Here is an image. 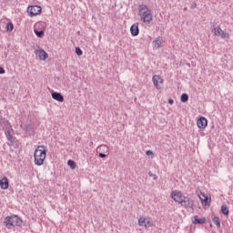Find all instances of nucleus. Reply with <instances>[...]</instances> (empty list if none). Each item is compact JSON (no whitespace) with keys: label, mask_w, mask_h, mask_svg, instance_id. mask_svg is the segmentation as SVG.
I'll list each match as a JSON object with an SVG mask.
<instances>
[{"label":"nucleus","mask_w":233,"mask_h":233,"mask_svg":"<svg viewBox=\"0 0 233 233\" xmlns=\"http://www.w3.org/2000/svg\"><path fill=\"white\" fill-rule=\"evenodd\" d=\"M171 199H174L176 203H178L184 208H191L194 210V200L188 196L183 195L181 191L174 190L170 193Z\"/></svg>","instance_id":"1"},{"label":"nucleus","mask_w":233,"mask_h":233,"mask_svg":"<svg viewBox=\"0 0 233 233\" xmlns=\"http://www.w3.org/2000/svg\"><path fill=\"white\" fill-rule=\"evenodd\" d=\"M34 157L35 165L41 167L45 163V159H46V147L45 146H38L35 149Z\"/></svg>","instance_id":"2"},{"label":"nucleus","mask_w":233,"mask_h":233,"mask_svg":"<svg viewBox=\"0 0 233 233\" xmlns=\"http://www.w3.org/2000/svg\"><path fill=\"white\" fill-rule=\"evenodd\" d=\"M138 15L144 23H150L153 19L152 10H150L147 5L142 4L138 6Z\"/></svg>","instance_id":"3"},{"label":"nucleus","mask_w":233,"mask_h":233,"mask_svg":"<svg viewBox=\"0 0 233 233\" xmlns=\"http://www.w3.org/2000/svg\"><path fill=\"white\" fill-rule=\"evenodd\" d=\"M5 226L6 228L11 230L14 227H21L23 225V219L19 218L17 215H13L10 217H6L4 221Z\"/></svg>","instance_id":"4"},{"label":"nucleus","mask_w":233,"mask_h":233,"mask_svg":"<svg viewBox=\"0 0 233 233\" xmlns=\"http://www.w3.org/2000/svg\"><path fill=\"white\" fill-rule=\"evenodd\" d=\"M43 8L39 5H30L27 7V13L30 17H34L35 15H39L42 12Z\"/></svg>","instance_id":"5"},{"label":"nucleus","mask_w":233,"mask_h":233,"mask_svg":"<svg viewBox=\"0 0 233 233\" xmlns=\"http://www.w3.org/2000/svg\"><path fill=\"white\" fill-rule=\"evenodd\" d=\"M5 134L6 137V139L10 141V143H14L15 141V137L12 134H14V129H12V125L10 123L7 124Z\"/></svg>","instance_id":"6"},{"label":"nucleus","mask_w":233,"mask_h":233,"mask_svg":"<svg viewBox=\"0 0 233 233\" xmlns=\"http://www.w3.org/2000/svg\"><path fill=\"white\" fill-rule=\"evenodd\" d=\"M153 84L157 90H160L161 85H163V78L161 76L155 75L152 78Z\"/></svg>","instance_id":"7"},{"label":"nucleus","mask_w":233,"mask_h":233,"mask_svg":"<svg viewBox=\"0 0 233 233\" xmlns=\"http://www.w3.org/2000/svg\"><path fill=\"white\" fill-rule=\"evenodd\" d=\"M139 227H145V228H150L152 227V222L150 220L146 219L145 218L141 217L138 219Z\"/></svg>","instance_id":"8"},{"label":"nucleus","mask_w":233,"mask_h":233,"mask_svg":"<svg viewBox=\"0 0 233 233\" xmlns=\"http://www.w3.org/2000/svg\"><path fill=\"white\" fill-rule=\"evenodd\" d=\"M197 125H198V128L205 129V128H207V125H208V120H207L205 118V116H201L198 119Z\"/></svg>","instance_id":"9"},{"label":"nucleus","mask_w":233,"mask_h":233,"mask_svg":"<svg viewBox=\"0 0 233 233\" xmlns=\"http://www.w3.org/2000/svg\"><path fill=\"white\" fill-rule=\"evenodd\" d=\"M130 33L134 37H136V35H139V24H133L130 27Z\"/></svg>","instance_id":"10"},{"label":"nucleus","mask_w":233,"mask_h":233,"mask_svg":"<svg viewBox=\"0 0 233 233\" xmlns=\"http://www.w3.org/2000/svg\"><path fill=\"white\" fill-rule=\"evenodd\" d=\"M36 56H38L39 59H43V61H46L48 59V53L44 49L36 50Z\"/></svg>","instance_id":"11"},{"label":"nucleus","mask_w":233,"mask_h":233,"mask_svg":"<svg viewBox=\"0 0 233 233\" xmlns=\"http://www.w3.org/2000/svg\"><path fill=\"white\" fill-rule=\"evenodd\" d=\"M0 187L2 190H7L8 187H10V182L8 181V177H5L0 179Z\"/></svg>","instance_id":"12"},{"label":"nucleus","mask_w":233,"mask_h":233,"mask_svg":"<svg viewBox=\"0 0 233 233\" xmlns=\"http://www.w3.org/2000/svg\"><path fill=\"white\" fill-rule=\"evenodd\" d=\"M20 127L21 128H23V130H25V132L29 134V136L34 135V127H32V125L25 124V125H21Z\"/></svg>","instance_id":"13"},{"label":"nucleus","mask_w":233,"mask_h":233,"mask_svg":"<svg viewBox=\"0 0 233 233\" xmlns=\"http://www.w3.org/2000/svg\"><path fill=\"white\" fill-rule=\"evenodd\" d=\"M51 96L55 101H58L59 103H63V101H65V96H63V95L59 92H53Z\"/></svg>","instance_id":"14"},{"label":"nucleus","mask_w":233,"mask_h":233,"mask_svg":"<svg viewBox=\"0 0 233 233\" xmlns=\"http://www.w3.org/2000/svg\"><path fill=\"white\" fill-rule=\"evenodd\" d=\"M163 45V37L158 36L153 41V46L154 48H161Z\"/></svg>","instance_id":"15"},{"label":"nucleus","mask_w":233,"mask_h":233,"mask_svg":"<svg viewBox=\"0 0 233 233\" xmlns=\"http://www.w3.org/2000/svg\"><path fill=\"white\" fill-rule=\"evenodd\" d=\"M202 205L205 207H209L210 206V197L205 196V194L202 195V198L200 197Z\"/></svg>","instance_id":"16"},{"label":"nucleus","mask_w":233,"mask_h":233,"mask_svg":"<svg viewBox=\"0 0 233 233\" xmlns=\"http://www.w3.org/2000/svg\"><path fill=\"white\" fill-rule=\"evenodd\" d=\"M207 222V219L205 218H199L198 216H195L193 218V223L195 225H203Z\"/></svg>","instance_id":"17"},{"label":"nucleus","mask_w":233,"mask_h":233,"mask_svg":"<svg viewBox=\"0 0 233 233\" xmlns=\"http://www.w3.org/2000/svg\"><path fill=\"white\" fill-rule=\"evenodd\" d=\"M212 34H214L215 35H218L219 37V35H221V33L223 32V30L221 29V26L218 25V26H214L213 29L211 30Z\"/></svg>","instance_id":"18"},{"label":"nucleus","mask_w":233,"mask_h":233,"mask_svg":"<svg viewBox=\"0 0 233 233\" xmlns=\"http://www.w3.org/2000/svg\"><path fill=\"white\" fill-rule=\"evenodd\" d=\"M221 212L224 216H228L230 210L228 209V207L227 205L221 206Z\"/></svg>","instance_id":"19"},{"label":"nucleus","mask_w":233,"mask_h":233,"mask_svg":"<svg viewBox=\"0 0 233 233\" xmlns=\"http://www.w3.org/2000/svg\"><path fill=\"white\" fill-rule=\"evenodd\" d=\"M67 165L68 167H70V168H72V170H76V167H77V165L76 164V161L69 159L67 161Z\"/></svg>","instance_id":"20"},{"label":"nucleus","mask_w":233,"mask_h":233,"mask_svg":"<svg viewBox=\"0 0 233 233\" xmlns=\"http://www.w3.org/2000/svg\"><path fill=\"white\" fill-rule=\"evenodd\" d=\"M181 103H187L188 101V94L183 93L180 96Z\"/></svg>","instance_id":"21"},{"label":"nucleus","mask_w":233,"mask_h":233,"mask_svg":"<svg viewBox=\"0 0 233 233\" xmlns=\"http://www.w3.org/2000/svg\"><path fill=\"white\" fill-rule=\"evenodd\" d=\"M35 34L36 37H44L45 36V31H43V30L35 29Z\"/></svg>","instance_id":"22"},{"label":"nucleus","mask_w":233,"mask_h":233,"mask_svg":"<svg viewBox=\"0 0 233 233\" xmlns=\"http://www.w3.org/2000/svg\"><path fill=\"white\" fill-rule=\"evenodd\" d=\"M5 28L7 32H12L14 30V24L12 22H8Z\"/></svg>","instance_id":"23"},{"label":"nucleus","mask_w":233,"mask_h":233,"mask_svg":"<svg viewBox=\"0 0 233 233\" xmlns=\"http://www.w3.org/2000/svg\"><path fill=\"white\" fill-rule=\"evenodd\" d=\"M106 150L107 152L108 151V147H106V146H105V145L99 146L96 148V152H105Z\"/></svg>","instance_id":"24"},{"label":"nucleus","mask_w":233,"mask_h":233,"mask_svg":"<svg viewBox=\"0 0 233 233\" xmlns=\"http://www.w3.org/2000/svg\"><path fill=\"white\" fill-rule=\"evenodd\" d=\"M220 37L222 39H230V35H228V33H227V32L222 31L220 33Z\"/></svg>","instance_id":"25"},{"label":"nucleus","mask_w":233,"mask_h":233,"mask_svg":"<svg viewBox=\"0 0 233 233\" xmlns=\"http://www.w3.org/2000/svg\"><path fill=\"white\" fill-rule=\"evenodd\" d=\"M212 221H213V223H215V225L217 227H221V221L219 220V218L218 217H214Z\"/></svg>","instance_id":"26"},{"label":"nucleus","mask_w":233,"mask_h":233,"mask_svg":"<svg viewBox=\"0 0 233 233\" xmlns=\"http://www.w3.org/2000/svg\"><path fill=\"white\" fill-rule=\"evenodd\" d=\"M75 52L76 56H83V50H81V47H76Z\"/></svg>","instance_id":"27"},{"label":"nucleus","mask_w":233,"mask_h":233,"mask_svg":"<svg viewBox=\"0 0 233 233\" xmlns=\"http://www.w3.org/2000/svg\"><path fill=\"white\" fill-rule=\"evenodd\" d=\"M148 176L149 177H153L154 181L157 179V176L154 175L151 171L148 172Z\"/></svg>","instance_id":"28"},{"label":"nucleus","mask_w":233,"mask_h":233,"mask_svg":"<svg viewBox=\"0 0 233 233\" xmlns=\"http://www.w3.org/2000/svg\"><path fill=\"white\" fill-rule=\"evenodd\" d=\"M97 153H98V157H101V158L106 157V154L102 153V152H97Z\"/></svg>","instance_id":"29"},{"label":"nucleus","mask_w":233,"mask_h":233,"mask_svg":"<svg viewBox=\"0 0 233 233\" xmlns=\"http://www.w3.org/2000/svg\"><path fill=\"white\" fill-rule=\"evenodd\" d=\"M197 7H198V4L193 3V4L191 5L192 10H194V8H197Z\"/></svg>","instance_id":"30"},{"label":"nucleus","mask_w":233,"mask_h":233,"mask_svg":"<svg viewBox=\"0 0 233 233\" xmlns=\"http://www.w3.org/2000/svg\"><path fill=\"white\" fill-rule=\"evenodd\" d=\"M5 67L0 66V74H5Z\"/></svg>","instance_id":"31"},{"label":"nucleus","mask_w":233,"mask_h":233,"mask_svg":"<svg viewBox=\"0 0 233 233\" xmlns=\"http://www.w3.org/2000/svg\"><path fill=\"white\" fill-rule=\"evenodd\" d=\"M167 102H168L169 105H174V99H172V98H169L167 100Z\"/></svg>","instance_id":"32"},{"label":"nucleus","mask_w":233,"mask_h":233,"mask_svg":"<svg viewBox=\"0 0 233 233\" xmlns=\"http://www.w3.org/2000/svg\"><path fill=\"white\" fill-rule=\"evenodd\" d=\"M152 154H154L152 151H150V150H147V156H150V155H152Z\"/></svg>","instance_id":"33"},{"label":"nucleus","mask_w":233,"mask_h":233,"mask_svg":"<svg viewBox=\"0 0 233 233\" xmlns=\"http://www.w3.org/2000/svg\"><path fill=\"white\" fill-rule=\"evenodd\" d=\"M210 227H212V224H210Z\"/></svg>","instance_id":"34"}]
</instances>
